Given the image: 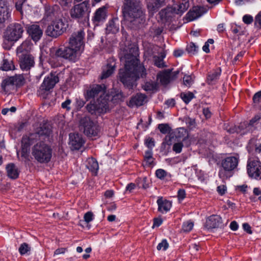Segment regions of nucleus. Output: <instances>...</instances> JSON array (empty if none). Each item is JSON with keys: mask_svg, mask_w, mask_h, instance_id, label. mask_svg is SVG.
Instances as JSON below:
<instances>
[{"mask_svg": "<svg viewBox=\"0 0 261 261\" xmlns=\"http://www.w3.org/2000/svg\"><path fill=\"white\" fill-rule=\"evenodd\" d=\"M138 49L132 47L124 55V67L120 68L117 75L118 80L124 87L129 90L136 86V82L140 77L146 76V69L139 64Z\"/></svg>", "mask_w": 261, "mask_h": 261, "instance_id": "1", "label": "nucleus"}, {"mask_svg": "<svg viewBox=\"0 0 261 261\" xmlns=\"http://www.w3.org/2000/svg\"><path fill=\"white\" fill-rule=\"evenodd\" d=\"M124 18L134 23L145 21L140 0H124L122 6Z\"/></svg>", "mask_w": 261, "mask_h": 261, "instance_id": "2", "label": "nucleus"}, {"mask_svg": "<svg viewBox=\"0 0 261 261\" xmlns=\"http://www.w3.org/2000/svg\"><path fill=\"white\" fill-rule=\"evenodd\" d=\"M32 154L38 162L48 163L52 156V149L48 145L41 141L33 147Z\"/></svg>", "mask_w": 261, "mask_h": 261, "instance_id": "3", "label": "nucleus"}, {"mask_svg": "<svg viewBox=\"0 0 261 261\" xmlns=\"http://www.w3.org/2000/svg\"><path fill=\"white\" fill-rule=\"evenodd\" d=\"M90 6L87 2L84 1L74 5L70 10L71 17L79 22L84 24L89 20Z\"/></svg>", "mask_w": 261, "mask_h": 261, "instance_id": "4", "label": "nucleus"}, {"mask_svg": "<svg viewBox=\"0 0 261 261\" xmlns=\"http://www.w3.org/2000/svg\"><path fill=\"white\" fill-rule=\"evenodd\" d=\"M110 96H105L98 97L93 103L90 102L86 106L88 112L91 114L100 115L107 112L109 109Z\"/></svg>", "mask_w": 261, "mask_h": 261, "instance_id": "5", "label": "nucleus"}, {"mask_svg": "<svg viewBox=\"0 0 261 261\" xmlns=\"http://www.w3.org/2000/svg\"><path fill=\"white\" fill-rule=\"evenodd\" d=\"M80 126L83 133L88 137L92 138L98 136L100 133V127L97 121L92 120L89 117L82 118L80 121Z\"/></svg>", "mask_w": 261, "mask_h": 261, "instance_id": "6", "label": "nucleus"}, {"mask_svg": "<svg viewBox=\"0 0 261 261\" xmlns=\"http://www.w3.org/2000/svg\"><path fill=\"white\" fill-rule=\"evenodd\" d=\"M68 25L62 19L57 20L47 27L45 34L49 37L57 38L66 31Z\"/></svg>", "mask_w": 261, "mask_h": 261, "instance_id": "7", "label": "nucleus"}, {"mask_svg": "<svg viewBox=\"0 0 261 261\" xmlns=\"http://www.w3.org/2000/svg\"><path fill=\"white\" fill-rule=\"evenodd\" d=\"M25 83V80L22 74H16L14 76L5 79L1 84L2 89L5 93L14 90L15 87H20Z\"/></svg>", "mask_w": 261, "mask_h": 261, "instance_id": "8", "label": "nucleus"}, {"mask_svg": "<svg viewBox=\"0 0 261 261\" xmlns=\"http://www.w3.org/2000/svg\"><path fill=\"white\" fill-rule=\"evenodd\" d=\"M23 31L21 24L18 23H12L7 27L4 37L9 42H16L21 38Z\"/></svg>", "mask_w": 261, "mask_h": 261, "instance_id": "9", "label": "nucleus"}, {"mask_svg": "<svg viewBox=\"0 0 261 261\" xmlns=\"http://www.w3.org/2000/svg\"><path fill=\"white\" fill-rule=\"evenodd\" d=\"M59 82V77L55 74L51 73L46 77L40 86L38 94L41 95L43 99H45L48 94V91L53 88L56 84Z\"/></svg>", "mask_w": 261, "mask_h": 261, "instance_id": "10", "label": "nucleus"}, {"mask_svg": "<svg viewBox=\"0 0 261 261\" xmlns=\"http://www.w3.org/2000/svg\"><path fill=\"white\" fill-rule=\"evenodd\" d=\"M78 51L79 50L75 48L70 46L68 44L67 46L61 47L57 49L55 56L74 61L76 59Z\"/></svg>", "mask_w": 261, "mask_h": 261, "instance_id": "11", "label": "nucleus"}, {"mask_svg": "<svg viewBox=\"0 0 261 261\" xmlns=\"http://www.w3.org/2000/svg\"><path fill=\"white\" fill-rule=\"evenodd\" d=\"M226 225L224 224L222 217L218 215H212L206 219L204 227L207 230L217 228H223Z\"/></svg>", "mask_w": 261, "mask_h": 261, "instance_id": "12", "label": "nucleus"}, {"mask_svg": "<svg viewBox=\"0 0 261 261\" xmlns=\"http://www.w3.org/2000/svg\"><path fill=\"white\" fill-rule=\"evenodd\" d=\"M85 33L82 29L73 33L69 39L70 46L73 47L79 50L84 47Z\"/></svg>", "mask_w": 261, "mask_h": 261, "instance_id": "13", "label": "nucleus"}, {"mask_svg": "<svg viewBox=\"0 0 261 261\" xmlns=\"http://www.w3.org/2000/svg\"><path fill=\"white\" fill-rule=\"evenodd\" d=\"M247 172L251 178H256L259 177L261 178V165L259 162L249 159L247 164Z\"/></svg>", "mask_w": 261, "mask_h": 261, "instance_id": "14", "label": "nucleus"}, {"mask_svg": "<svg viewBox=\"0 0 261 261\" xmlns=\"http://www.w3.org/2000/svg\"><path fill=\"white\" fill-rule=\"evenodd\" d=\"M35 64L34 57L30 54H22L19 56V64L21 69L28 71Z\"/></svg>", "mask_w": 261, "mask_h": 261, "instance_id": "15", "label": "nucleus"}, {"mask_svg": "<svg viewBox=\"0 0 261 261\" xmlns=\"http://www.w3.org/2000/svg\"><path fill=\"white\" fill-rule=\"evenodd\" d=\"M69 140L71 150H79L85 143L82 136L77 133L70 134Z\"/></svg>", "mask_w": 261, "mask_h": 261, "instance_id": "16", "label": "nucleus"}, {"mask_svg": "<svg viewBox=\"0 0 261 261\" xmlns=\"http://www.w3.org/2000/svg\"><path fill=\"white\" fill-rule=\"evenodd\" d=\"M106 90V86L105 85H96L93 86L90 90H88L87 92V98H94L95 97L99 96V97L105 96V92Z\"/></svg>", "mask_w": 261, "mask_h": 261, "instance_id": "17", "label": "nucleus"}, {"mask_svg": "<svg viewBox=\"0 0 261 261\" xmlns=\"http://www.w3.org/2000/svg\"><path fill=\"white\" fill-rule=\"evenodd\" d=\"M27 32L32 40L35 42L38 41L42 36L43 31L40 26L37 24H32L27 27Z\"/></svg>", "mask_w": 261, "mask_h": 261, "instance_id": "18", "label": "nucleus"}, {"mask_svg": "<svg viewBox=\"0 0 261 261\" xmlns=\"http://www.w3.org/2000/svg\"><path fill=\"white\" fill-rule=\"evenodd\" d=\"M167 0H149L147 3V8L149 13L152 15L158 11L166 5Z\"/></svg>", "mask_w": 261, "mask_h": 261, "instance_id": "19", "label": "nucleus"}, {"mask_svg": "<svg viewBox=\"0 0 261 261\" xmlns=\"http://www.w3.org/2000/svg\"><path fill=\"white\" fill-rule=\"evenodd\" d=\"M147 101V96L145 94L137 93L131 97L127 105L131 108L134 106L140 107L144 105Z\"/></svg>", "mask_w": 261, "mask_h": 261, "instance_id": "20", "label": "nucleus"}, {"mask_svg": "<svg viewBox=\"0 0 261 261\" xmlns=\"http://www.w3.org/2000/svg\"><path fill=\"white\" fill-rule=\"evenodd\" d=\"M33 135L31 134L30 137L24 136L21 140V155L24 158H27L30 151V145L32 144L31 140L34 139L35 137H32Z\"/></svg>", "mask_w": 261, "mask_h": 261, "instance_id": "21", "label": "nucleus"}, {"mask_svg": "<svg viewBox=\"0 0 261 261\" xmlns=\"http://www.w3.org/2000/svg\"><path fill=\"white\" fill-rule=\"evenodd\" d=\"M156 203L158 206V211L162 214L167 213L172 207V202L163 197H159Z\"/></svg>", "mask_w": 261, "mask_h": 261, "instance_id": "22", "label": "nucleus"}, {"mask_svg": "<svg viewBox=\"0 0 261 261\" xmlns=\"http://www.w3.org/2000/svg\"><path fill=\"white\" fill-rule=\"evenodd\" d=\"M51 132V127L49 124H43L41 126L39 129L32 136V137L42 138L45 139V138L48 137ZM41 139V138H40Z\"/></svg>", "mask_w": 261, "mask_h": 261, "instance_id": "23", "label": "nucleus"}, {"mask_svg": "<svg viewBox=\"0 0 261 261\" xmlns=\"http://www.w3.org/2000/svg\"><path fill=\"white\" fill-rule=\"evenodd\" d=\"M207 10L203 7H194L192 10H190L188 13V17L190 20H193L202 15L206 12Z\"/></svg>", "mask_w": 261, "mask_h": 261, "instance_id": "24", "label": "nucleus"}, {"mask_svg": "<svg viewBox=\"0 0 261 261\" xmlns=\"http://www.w3.org/2000/svg\"><path fill=\"white\" fill-rule=\"evenodd\" d=\"M238 163V159L236 157H228L222 161V166L225 170L231 172L237 167Z\"/></svg>", "mask_w": 261, "mask_h": 261, "instance_id": "25", "label": "nucleus"}, {"mask_svg": "<svg viewBox=\"0 0 261 261\" xmlns=\"http://www.w3.org/2000/svg\"><path fill=\"white\" fill-rule=\"evenodd\" d=\"M189 6V0H181L178 4H175L172 8L174 13L182 14L187 10Z\"/></svg>", "mask_w": 261, "mask_h": 261, "instance_id": "26", "label": "nucleus"}, {"mask_svg": "<svg viewBox=\"0 0 261 261\" xmlns=\"http://www.w3.org/2000/svg\"><path fill=\"white\" fill-rule=\"evenodd\" d=\"M174 13L172 8H166L161 10L159 15L163 22H169L171 21L172 14Z\"/></svg>", "mask_w": 261, "mask_h": 261, "instance_id": "27", "label": "nucleus"}, {"mask_svg": "<svg viewBox=\"0 0 261 261\" xmlns=\"http://www.w3.org/2000/svg\"><path fill=\"white\" fill-rule=\"evenodd\" d=\"M10 17L9 9L4 2L0 0V23L5 22Z\"/></svg>", "mask_w": 261, "mask_h": 261, "instance_id": "28", "label": "nucleus"}, {"mask_svg": "<svg viewBox=\"0 0 261 261\" xmlns=\"http://www.w3.org/2000/svg\"><path fill=\"white\" fill-rule=\"evenodd\" d=\"M115 68V63L113 62L108 63L107 66L103 68L102 73L100 75V79L103 80L108 78L114 72Z\"/></svg>", "mask_w": 261, "mask_h": 261, "instance_id": "29", "label": "nucleus"}, {"mask_svg": "<svg viewBox=\"0 0 261 261\" xmlns=\"http://www.w3.org/2000/svg\"><path fill=\"white\" fill-rule=\"evenodd\" d=\"M106 16V8L105 6H103L99 8L96 11L93 20L94 22H99L105 20Z\"/></svg>", "mask_w": 261, "mask_h": 261, "instance_id": "30", "label": "nucleus"}, {"mask_svg": "<svg viewBox=\"0 0 261 261\" xmlns=\"http://www.w3.org/2000/svg\"><path fill=\"white\" fill-rule=\"evenodd\" d=\"M158 79H160V82L163 85H166L170 81L171 79V70H165L164 72L158 74L157 75Z\"/></svg>", "mask_w": 261, "mask_h": 261, "instance_id": "31", "label": "nucleus"}, {"mask_svg": "<svg viewBox=\"0 0 261 261\" xmlns=\"http://www.w3.org/2000/svg\"><path fill=\"white\" fill-rule=\"evenodd\" d=\"M8 176L12 179L18 177L19 171L17 167L14 164H9L6 167Z\"/></svg>", "mask_w": 261, "mask_h": 261, "instance_id": "32", "label": "nucleus"}, {"mask_svg": "<svg viewBox=\"0 0 261 261\" xmlns=\"http://www.w3.org/2000/svg\"><path fill=\"white\" fill-rule=\"evenodd\" d=\"M173 135L174 137H175V138L177 139V140L182 139V141L184 142L189 141V140H188V132L185 128L183 127H180L177 128L174 132Z\"/></svg>", "mask_w": 261, "mask_h": 261, "instance_id": "33", "label": "nucleus"}, {"mask_svg": "<svg viewBox=\"0 0 261 261\" xmlns=\"http://www.w3.org/2000/svg\"><path fill=\"white\" fill-rule=\"evenodd\" d=\"M58 9L59 7L57 5H55L53 7H46L44 17L47 20L51 19L54 17L56 16Z\"/></svg>", "mask_w": 261, "mask_h": 261, "instance_id": "34", "label": "nucleus"}, {"mask_svg": "<svg viewBox=\"0 0 261 261\" xmlns=\"http://www.w3.org/2000/svg\"><path fill=\"white\" fill-rule=\"evenodd\" d=\"M107 30L113 34L117 33L119 30V20L117 18L112 19L109 23Z\"/></svg>", "mask_w": 261, "mask_h": 261, "instance_id": "35", "label": "nucleus"}, {"mask_svg": "<svg viewBox=\"0 0 261 261\" xmlns=\"http://www.w3.org/2000/svg\"><path fill=\"white\" fill-rule=\"evenodd\" d=\"M32 43L29 40L23 41L17 48V53L22 54H29V51L31 49Z\"/></svg>", "mask_w": 261, "mask_h": 261, "instance_id": "36", "label": "nucleus"}, {"mask_svg": "<svg viewBox=\"0 0 261 261\" xmlns=\"http://www.w3.org/2000/svg\"><path fill=\"white\" fill-rule=\"evenodd\" d=\"M87 162V167L93 174L96 175L98 169V164L97 161L95 159L91 158L88 159Z\"/></svg>", "mask_w": 261, "mask_h": 261, "instance_id": "37", "label": "nucleus"}, {"mask_svg": "<svg viewBox=\"0 0 261 261\" xmlns=\"http://www.w3.org/2000/svg\"><path fill=\"white\" fill-rule=\"evenodd\" d=\"M125 97L126 96L123 94V93L121 90H117L112 96L110 102L115 105L118 104L123 101Z\"/></svg>", "mask_w": 261, "mask_h": 261, "instance_id": "38", "label": "nucleus"}, {"mask_svg": "<svg viewBox=\"0 0 261 261\" xmlns=\"http://www.w3.org/2000/svg\"><path fill=\"white\" fill-rule=\"evenodd\" d=\"M31 246L27 243H23L20 244L18 252L19 254L22 255H29L31 254Z\"/></svg>", "mask_w": 261, "mask_h": 261, "instance_id": "39", "label": "nucleus"}, {"mask_svg": "<svg viewBox=\"0 0 261 261\" xmlns=\"http://www.w3.org/2000/svg\"><path fill=\"white\" fill-rule=\"evenodd\" d=\"M84 220L83 221L81 220L80 223L85 222L87 224V227L88 229H89L91 228V225L89 224V223L93 221L94 219V215L92 212H88L86 213L84 216ZM81 226H82V224H80Z\"/></svg>", "mask_w": 261, "mask_h": 261, "instance_id": "40", "label": "nucleus"}, {"mask_svg": "<svg viewBox=\"0 0 261 261\" xmlns=\"http://www.w3.org/2000/svg\"><path fill=\"white\" fill-rule=\"evenodd\" d=\"M221 74V69H219V71H214L212 73L208 74L207 77V82L208 84H213V82L217 80Z\"/></svg>", "mask_w": 261, "mask_h": 261, "instance_id": "41", "label": "nucleus"}, {"mask_svg": "<svg viewBox=\"0 0 261 261\" xmlns=\"http://www.w3.org/2000/svg\"><path fill=\"white\" fill-rule=\"evenodd\" d=\"M163 30L162 27L153 25L149 30V35L152 37L159 36L162 33Z\"/></svg>", "mask_w": 261, "mask_h": 261, "instance_id": "42", "label": "nucleus"}, {"mask_svg": "<svg viewBox=\"0 0 261 261\" xmlns=\"http://www.w3.org/2000/svg\"><path fill=\"white\" fill-rule=\"evenodd\" d=\"M193 226V222L191 220H188L183 222L182 225V230L184 232H189L192 230Z\"/></svg>", "mask_w": 261, "mask_h": 261, "instance_id": "43", "label": "nucleus"}, {"mask_svg": "<svg viewBox=\"0 0 261 261\" xmlns=\"http://www.w3.org/2000/svg\"><path fill=\"white\" fill-rule=\"evenodd\" d=\"M2 68L3 70L8 71L10 70H14L15 69V66L13 65L12 61L4 59L3 60Z\"/></svg>", "mask_w": 261, "mask_h": 261, "instance_id": "44", "label": "nucleus"}, {"mask_svg": "<svg viewBox=\"0 0 261 261\" xmlns=\"http://www.w3.org/2000/svg\"><path fill=\"white\" fill-rule=\"evenodd\" d=\"M164 56H153V61L154 63V65L156 66L159 68H163L166 67V65L165 64L163 61V58Z\"/></svg>", "mask_w": 261, "mask_h": 261, "instance_id": "45", "label": "nucleus"}, {"mask_svg": "<svg viewBox=\"0 0 261 261\" xmlns=\"http://www.w3.org/2000/svg\"><path fill=\"white\" fill-rule=\"evenodd\" d=\"M182 121L186 124L189 129H192L196 126V122L194 118L186 116L184 117Z\"/></svg>", "mask_w": 261, "mask_h": 261, "instance_id": "46", "label": "nucleus"}, {"mask_svg": "<svg viewBox=\"0 0 261 261\" xmlns=\"http://www.w3.org/2000/svg\"><path fill=\"white\" fill-rule=\"evenodd\" d=\"M169 247V244L167 241V240L165 239H163L162 241L159 243L156 247V249L160 251H166L167 250Z\"/></svg>", "mask_w": 261, "mask_h": 261, "instance_id": "47", "label": "nucleus"}, {"mask_svg": "<svg viewBox=\"0 0 261 261\" xmlns=\"http://www.w3.org/2000/svg\"><path fill=\"white\" fill-rule=\"evenodd\" d=\"M155 175L158 178L160 179L164 177H171L170 173H167L165 170L162 169H158L155 172Z\"/></svg>", "mask_w": 261, "mask_h": 261, "instance_id": "48", "label": "nucleus"}, {"mask_svg": "<svg viewBox=\"0 0 261 261\" xmlns=\"http://www.w3.org/2000/svg\"><path fill=\"white\" fill-rule=\"evenodd\" d=\"M181 98L183 101L188 104L191 100L194 97V95L192 92H189L188 93H181L180 94Z\"/></svg>", "mask_w": 261, "mask_h": 261, "instance_id": "49", "label": "nucleus"}, {"mask_svg": "<svg viewBox=\"0 0 261 261\" xmlns=\"http://www.w3.org/2000/svg\"><path fill=\"white\" fill-rule=\"evenodd\" d=\"M174 137L173 133L170 134L169 135H167L162 144V147L165 148L166 145L170 146L172 144V139H174Z\"/></svg>", "mask_w": 261, "mask_h": 261, "instance_id": "50", "label": "nucleus"}, {"mask_svg": "<svg viewBox=\"0 0 261 261\" xmlns=\"http://www.w3.org/2000/svg\"><path fill=\"white\" fill-rule=\"evenodd\" d=\"M157 84L153 82H146L143 86L144 89L146 91H153L156 89Z\"/></svg>", "mask_w": 261, "mask_h": 261, "instance_id": "51", "label": "nucleus"}, {"mask_svg": "<svg viewBox=\"0 0 261 261\" xmlns=\"http://www.w3.org/2000/svg\"><path fill=\"white\" fill-rule=\"evenodd\" d=\"M144 161L148 165H151L153 163L152 153L151 150L146 151L144 156Z\"/></svg>", "mask_w": 261, "mask_h": 261, "instance_id": "52", "label": "nucleus"}, {"mask_svg": "<svg viewBox=\"0 0 261 261\" xmlns=\"http://www.w3.org/2000/svg\"><path fill=\"white\" fill-rule=\"evenodd\" d=\"M198 46H197L195 43L191 42L187 46L186 50L189 54L193 55H194L197 51Z\"/></svg>", "mask_w": 261, "mask_h": 261, "instance_id": "53", "label": "nucleus"}, {"mask_svg": "<svg viewBox=\"0 0 261 261\" xmlns=\"http://www.w3.org/2000/svg\"><path fill=\"white\" fill-rule=\"evenodd\" d=\"M151 184V180H139L137 186L139 189L142 188L146 190L150 187Z\"/></svg>", "mask_w": 261, "mask_h": 261, "instance_id": "54", "label": "nucleus"}, {"mask_svg": "<svg viewBox=\"0 0 261 261\" xmlns=\"http://www.w3.org/2000/svg\"><path fill=\"white\" fill-rule=\"evenodd\" d=\"M219 175L220 178H227L232 176V172L223 168L220 171Z\"/></svg>", "mask_w": 261, "mask_h": 261, "instance_id": "55", "label": "nucleus"}, {"mask_svg": "<svg viewBox=\"0 0 261 261\" xmlns=\"http://www.w3.org/2000/svg\"><path fill=\"white\" fill-rule=\"evenodd\" d=\"M158 128L163 134H166L170 131V128L167 124H160Z\"/></svg>", "mask_w": 261, "mask_h": 261, "instance_id": "56", "label": "nucleus"}, {"mask_svg": "<svg viewBox=\"0 0 261 261\" xmlns=\"http://www.w3.org/2000/svg\"><path fill=\"white\" fill-rule=\"evenodd\" d=\"M163 220L161 217L154 218L153 219V225L152 227H158L163 224Z\"/></svg>", "mask_w": 261, "mask_h": 261, "instance_id": "57", "label": "nucleus"}, {"mask_svg": "<svg viewBox=\"0 0 261 261\" xmlns=\"http://www.w3.org/2000/svg\"><path fill=\"white\" fill-rule=\"evenodd\" d=\"M183 82L185 86L190 87L193 83V80L191 76L185 75L183 77Z\"/></svg>", "mask_w": 261, "mask_h": 261, "instance_id": "58", "label": "nucleus"}, {"mask_svg": "<svg viewBox=\"0 0 261 261\" xmlns=\"http://www.w3.org/2000/svg\"><path fill=\"white\" fill-rule=\"evenodd\" d=\"M183 147L182 142H178L174 143L173 146V150L176 153H180Z\"/></svg>", "mask_w": 261, "mask_h": 261, "instance_id": "59", "label": "nucleus"}, {"mask_svg": "<svg viewBox=\"0 0 261 261\" xmlns=\"http://www.w3.org/2000/svg\"><path fill=\"white\" fill-rule=\"evenodd\" d=\"M254 103L258 104L261 102V90L255 93L252 98Z\"/></svg>", "mask_w": 261, "mask_h": 261, "instance_id": "60", "label": "nucleus"}, {"mask_svg": "<svg viewBox=\"0 0 261 261\" xmlns=\"http://www.w3.org/2000/svg\"><path fill=\"white\" fill-rule=\"evenodd\" d=\"M72 0H57L60 5L64 8H68L70 6Z\"/></svg>", "mask_w": 261, "mask_h": 261, "instance_id": "61", "label": "nucleus"}, {"mask_svg": "<svg viewBox=\"0 0 261 261\" xmlns=\"http://www.w3.org/2000/svg\"><path fill=\"white\" fill-rule=\"evenodd\" d=\"M186 191L183 189H180L177 192V198L179 201H182L186 198Z\"/></svg>", "mask_w": 261, "mask_h": 261, "instance_id": "62", "label": "nucleus"}, {"mask_svg": "<svg viewBox=\"0 0 261 261\" xmlns=\"http://www.w3.org/2000/svg\"><path fill=\"white\" fill-rule=\"evenodd\" d=\"M227 188L224 185H220L217 187V191L220 195H223L226 191Z\"/></svg>", "mask_w": 261, "mask_h": 261, "instance_id": "63", "label": "nucleus"}, {"mask_svg": "<svg viewBox=\"0 0 261 261\" xmlns=\"http://www.w3.org/2000/svg\"><path fill=\"white\" fill-rule=\"evenodd\" d=\"M243 20L246 24H250L252 22L253 19L251 15H245L243 17Z\"/></svg>", "mask_w": 261, "mask_h": 261, "instance_id": "64", "label": "nucleus"}]
</instances>
